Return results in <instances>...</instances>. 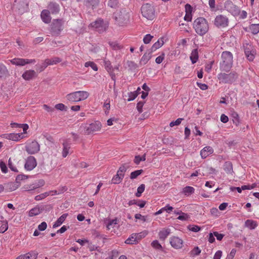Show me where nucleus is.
Here are the masks:
<instances>
[{
	"label": "nucleus",
	"mask_w": 259,
	"mask_h": 259,
	"mask_svg": "<svg viewBox=\"0 0 259 259\" xmlns=\"http://www.w3.org/2000/svg\"><path fill=\"white\" fill-rule=\"evenodd\" d=\"M153 37V36L150 34H147L144 36L143 41L145 44H148L151 41Z\"/></svg>",
	"instance_id": "obj_55"
},
{
	"label": "nucleus",
	"mask_w": 259,
	"mask_h": 259,
	"mask_svg": "<svg viewBox=\"0 0 259 259\" xmlns=\"http://www.w3.org/2000/svg\"><path fill=\"white\" fill-rule=\"evenodd\" d=\"M109 45L113 49L115 50H120L122 48V46L116 42H109Z\"/></svg>",
	"instance_id": "obj_51"
},
{
	"label": "nucleus",
	"mask_w": 259,
	"mask_h": 259,
	"mask_svg": "<svg viewBox=\"0 0 259 259\" xmlns=\"http://www.w3.org/2000/svg\"><path fill=\"white\" fill-rule=\"evenodd\" d=\"M36 76V73L35 71L33 70H28L25 71L22 74L23 78L26 80H29L32 79L33 77Z\"/></svg>",
	"instance_id": "obj_21"
},
{
	"label": "nucleus",
	"mask_w": 259,
	"mask_h": 259,
	"mask_svg": "<svg viewBox=\"0 0 259 259\" xmlns=\"http://www.w3.org/2000/svg\"><path fill=\"white\" fill-rule=\"evenodd\" d=\"M151 244V246H152V247H153L154 248H155L156 249L161 250L162 249V247L161 245L159 243L158 241L157 240H155L153 241Z\"/></svg>",
	"instance_id": "obj_44"
},
{
	"label": "nucleus",
	"mask_w": 259,
	"mask_h": 259,
	"mask_svg": "<svg viewBox=\"0 0 259 259\" xmlns=\"http://www.w3.org/2000/svg\"><path fill=\"white\" fill-rule=\"evenodd\" d=\"M13 9L19 14H22L28 10V2L27 0H15L13 5Z\"/></svg>",
	"instance_id": "obj_7"
},
{
	"label": "nucleus",
	"mask_w": 259,
	"mask_h": 259,
	"mask_svg": "<svg viewBox=\"0 0 259 259\" xmlns=\"http://www.w3.org/2000/svg\"><path fill=\"white\" fill-rule=\"evenodd\" d=\"M41 212L40 208L38 206L31 209L29 211V216L33 217L39 214Z\"/></svg>",
	"instance_id": "obj_35"
},
{
	"label": "nucleus",
	"mask_w": 259,
	"mask_h": 259,
	"mask_svg": "<svg viewBox=\"0 0 259 259\" xmlns=\"http://www.w3.org/2000/svg\"><path fill=\"white\" fill-rule=\"evenodd\" d=\"M201 253V250L198 247H195L192 251V254L194 255H198Z\"/></svg>",
	"instance_id": "obj_63"
},
{
	"label": "nucleus",
	"mask_w": 259,
	"mask_h": 259,
	"mask_svg": "<svg viewBox=\"0 0 259 259\" xmlns=\"http://www.w3.org/2000/svg\"><path fill=\"white\" fill-rule=\"evenodd\" d=\"M249 29L252 34H257L259 32V23L252 24L250 25L249 26Z\"/></svg>",
	"instance_id": "obj_37"
},
{
	"label": "nucleus",
	"mask_w": 259,
	"mask_h": 259,
	"mask_svg": "<svg viewBox=\"0 0 259 259\" xmlns=\"http://www.w3.org/2000/svg\"><path fill=\"white\" fill-rule=\"evenodd\" d=\"M170 233V229L163 228L158 233L159 238L161 240H164Z\"/></svg>",
	"instance_id": "obj_23"
},
{
	"label": "nucleus",
	"mask_w": 259,
	"mask_h": 259,
	"mask_svg": "<svg viewBox=\"0 0 259 259\" xmlns=\"http://www.w3.org/2000/svg\"><path fill=\"white\" fill-rule=\"evenodd\" d=\"M99 3V0H86V4L88 6H92L93 8L96 7Z\"/></svg>",
	"instance_id": "obj_46"
},
{
	"label": "nucleus",
	"mask_w": 259,
	"mask_h": 259,
	"mask_svg": "<svg viewBox=\"0 0 259 259\" xmlns=\"http://www.w3.org/2000/svg\"><path fill=\"white\" fill-rule=\"evenodd\" d=\"M70 149V145L68 143H63V148L62 151V156L66 157L69 153Z\"/></svg>",
	"instance_id": "obj_36"
},
{
	"label": "nucleus",
	"mask_w": 259,
	"mask_h": 259,
	"mask_svg": "<svg viewBox=\"0 0 259 259\" xmlns=\"http://www.w3.org/2000/svg\"><path fill=\"white\" fill-rule=\"evenodd\" d=\"M245 225L250 230L254 229L257 226V223L256 221L247 220L245 222Z\"/></svg>",
	"instance_id": "obj_31"
},
{
	"label": "nucleus",
	"mask_w": 259,
	"mask_h": 259,
	"mask_svg": "<svg viewBox=\"0 0 259 259\" xmlns=\"http://www.w3.org/2000/svg\"><path fill=\"white\" fill-rule=\"evenodd\" d=\"M8 74V70L4 65H0V77L6 76Z\"/></svg>",
	"instance_id": "obj_41"
},
{
	"label": "nucleus",
	"mask_w": 259,
	"mask_h": 259,
	"mask_svg": "<svg viewBox=\"0 0 259 259\" xmlns=\"http://www.w3.org/2000/svg\"><path fill=\"white\" fill-rule=\"evenodd\" d=\"M38 253L35 251H31L18 256L16 259H36Z\"/></svg>",
	"instance_id": "obj_20"
},
{
	"label": "nucleus",
	"mask_w": 259,
	"mask_h": 259,
	"mask_svg": "<svg viewBox=\"0 0 259 259\" xmlns=\"http://www.w3.org/2000/svg\"><path fill=\"white\" fill-rule=\"evenodd\" d=\"M188 229L194 232H197L200 230V227L196 225H189L188 227Z\"/></svg>",
	"instance_id": "obj_52"
},
{
	"label": "nucleus",
	"mask_w": 259,
	"mask_h": 259,
	"mask_svg": "<svg viewBox=\"0 0 259 259\" xmlns=\"http://www.w3.org/2000/svg\"><path fill=\"white\" fill-rule=\"evenodd\" d=\"M28 178V176L24 175H19L16 177V181L20 182V181L26 180Z\"/></svg>",
	"instance_id": "obj_61"
},
{
	"label": "nucleus",
	"mask_w": 259,
	"mask_h": 259,
	"mask_svg": "<svg viewBox=\"0 0 259 259\" xmlns=\"http://www.w3.org/2000/svg\"><path fill=\"white\" fill-rule=\"evenodd\" d=\"M145 188V186L144 184L140 185L137 188V192L136 193V196L138 197H140L142 193L144 191Z\"/></svg>",
	"instance_id": "obj_43"
},
{
	"label": "nucleus",
	"mask_w": 259,
	"mask_h": 259,
	"mask_svg": "<svg viewBox=\"0 0 259 259\" xmlns=\"http://www.w3.org/2000/svg\"><path fill=\"white\" fill-rule=\"evenodd\" d=\"M244 50L247 59L249 61H252L255 55V50L253 46L249 44H246L244 46Z\"/></svg>",
	"instance_id": "obj_14"
},
{
	"label": "nucleus",
	"mask_w": 259,
	"mask_h": 259,
	"mask_svg": "<svg viewBox=\"0 0 259 259\" xmlns=\"http://www.w3.org/2000/svg\"><path fill=\"white\" fill-rule=\"evenodd\" d=\"M51 194V192H45L44 193H41L39 195H36L34 199L36 201H39L45 198H46L47 196H49Z\"/></svg>",
	"instance_id": "obj_40"
},
{
	"label": "nucleus",
	"mask_w": 259,
	"mask_h": 259,
	"mask_svg": "<svg viewBox=\"0 0 259 259\" xmlns=\"http://www.w3.org/2000/svg\"><path fill=\"white\" fill-rule=\"evenodd\" d=\"M183 120L182 118H179L176 121H172L170 122L169 126L173 127L175 125H179L181 124L182 121Z\"/></svg>",
	"instance_id": "obj_53"
},
{
	"label": "nucleus",
	"mask_w": 259,
	"mask_h": 259,
	"mask_svg": "<svg viewBox=\"0 0 259 259\" xmlns=\"http://www.w3.org/2000/svg\"><path fill=\"white\" fill-rule=\"evenodd\" d=\"M238 75L235 72H230L229 74L220 73L218 75V78L220 82L224 83H231L234 81Z\"/></svg>",
	"instance_id": "obj_6"
},
{
	"label": "nucleus",
	"mask_w": 259,
	"mask_h": 259,
	"mask_svg": "<svg viewBox=\"0 0 259 259\" xmlns=\"http://www.w3.org/2000/svg\"><path fill=\"white\" fill-rule=\"evenodd\" d=\"M68 215L67 213H64L61 216H60L57 220L54 223L53 227L54 228H57L60 226H61L63 223L66 220L67 217Z\"/></svg>",
	"instance_id": "obj_26"
},
{
	"label": "nucleus",
	"mask_w": 259,
	"mask_h": 259,
	"mask_svg": "<svg viewBox=\"0 0 259 259\" xmlns=\"http://www.w3.org/2000/svg\"><path fill=\"white\" fill-rule=\"evenodd\" d=\"M49 11L52 14L58 13L60 11L59 6L56 3H50L48 5Z\"/></svg>",
	"instance_id": "obj_25"
},
{
	"label": "nucleus",
	"mask_w": 259,
	"mask_h": 259,
	"mask_svg": "<svg viewBox=\"0 0 259 259\" xmlns=\"http://www.w3.org/2000/svg\"><path fill=\"white\" fill-rule=\"evenodd\" d=\"M0 168H1L2 171L3 173L6 174L7 172L8 168H7V167L4 162H3V161L0 162Z\"/></svg>",
	"instance_id": "obj_57"
},
{
	"label": "nucleus",
	"mask_w": 259,
	"mask_h": 259,
	"mask_svg": "<svg viewBox=\"0 0 259 259\" xmlns=\"http://www.w3.org/2000/svg\"><path fill=\"white\" fill-rule=\"evenodd\" d=\"M126 171V168L124 165L120 166L117 172V175L122 179L123 178L124 173Z\"/></svg>",
	"instance_id": "obj_39"
},
{
	"label": "nucleus",
	"mask_w": 259,
	"mask_h": 259,
	"mask_svg": "<svg viewBox=\"0 0 259 259\" xmlns=\"http://www.w3.org/2000/svg\"><path fill=\"white\" fill-rule=\"evenodd\" d=\"M8 229V223L6 222L0 227V232L3 233L5 232Z\"/></svg>",
	"instance_id": "obj_58"
},
{
	"label": "nucleus",
	"mask_w": 259,
	"mask_h": 259,
	"mask_svg": "<svg viewBox=\"0 0 259 259\" xmlns=\"http://www.w3.org/2000/svg\"><path fill=\"white\" fill-rule=\"evenodd\" d=\"M25 149L29 154H34L40 150V146L37 142L33 141L27 143Z\"/></svg>",
	"instance_id": "obj_11"
},
{
	"label": "nucleus",
	"mask_w": 259,
	"mask_h": 259,
	"mask_svg": "<svg viewBox=\"0 0 259 259\" xmlns=\"http://www.w3.org/2000/svg\"><path fill=\"white\" fill-rule=\"evenodd\" d=\"M141 11L142 16L147 19L152 20L154 19L155 10L150 4H144L141 7Z\"/></svg>",
	"instance_id": "obj_4"
},
{
	"label": "nucleus",
	"mask_w": 259,
	"mask_h": 259,
	"mask_svg": "<svg viewBox=\"0 0 259 259\" xmlns=\"http://www.w3.org/2000/svg\"><path fill=\"white\" fill-rule=\"evenodd\" d=\"M1 137L9 140L18 142L25 138L22 133H10L4 134L1 135Z\"/></svg>",
	"instance_id": "obj_16"
},
{
	"label": "nucleus",
	"mask_w": 259,
	"mask_h": 259,
	"mask_svg": "<svg viewBox=\"0 0 259 259\" xmlns=\"http://www.w3.org/2000/svg\"><path fill=\"white\" fill-rule=\"evenodd\" d=\"M228 18L223 15H217L214 20V25L218 28H225L229 24Z\"/></svg>",
	"instance_id": "obj_9"
},
{
	"label": "nucleus",
	"mask_w": 259,
	"mask_h": 259,
	"mask_svg": "<svg viewBox=\"0 0 259 259\" xmlns=\"http://www.w3.org/2000/svg\"><path fill=\"white\" fill-rule=\"evenodd\" d=\"M170 243L175 248H181L183 246V240L178 237H172L170 238Z\"/></svg>",
	"instance_id": "obj_18"
},
{
	"label": "nucleus",
	"mask_w": 259,
	"mask_h": 259,
	"mask_svg": "<svg viewBox=\"0 0 259 259\" xmlns=\"http://www.w3.org/2000/svg\"><path fill=\"white\" fill-rule=\"evenodd\" d=\"M105 67L109 72L112 73L113 71L112 65L109 61H105Z\"/></svg>",
	"instance_id": "obj_49"
},
{
	"label": "nucleus",
	"mask_w": 259,
	"mask_h": 259,
	"mask_svg": "<svg viewBox=\"0 0 259 259\" xmlns=\"http://www.w3.org/2000/svg\"><path fill=\"white\" fill-rule=\"evenodd\" d=\"M164 59V54L157 57L155 59V62L157 64H160Z\"/></svg>",
	"instance_id": "obj_62"
},
{
	"label": "nucleus",
	"mask_w": 259,
	"mask_h": 259,
	"mask_svg": "<svg viewBox=\"0 0 259 259\" xmlns=\"http://www.w3.org/2000/svg\"><path fill=\"white\" fill-rule=\"evenodd\" d=\"M8 165H9V168L12 171H15V172L18 171V170H17V168L15 166H14L11 158H9V159Z\"/></svg>",
	"instance_id": "obj_59"
},
{
	"label": "nucleus",
	"mask_w": 259,
	"mask_h": 259,
	"mask_svg": "<svg viewBox=\"0 0 259 259\" xmlns=\"http://www.w3.org/2000/svg\"><path fill=\"white\" fill-rule=\"evenodd\" d=\"M50 12L48 10H44L41 13V18L42 21L45 23L50 22L51 17L50 16Z\"/></svg>",
	"instance_id": "obj_22"
},
{
	"label": "nucleus",
	"mask_w": 259,
	"mask_h": 259,
	"mask_svg": "<svg viewBox=\"0 0 259 259\" xmlns=\"http://www.w3.org/2000/svg\"><path fill=\"white\" fill-rule=\"evenodd\" d=\"M195 192V189L191 186H186L183 189L182 193L187 196H189L193 194Z\"/></svg>",
	"instance_id": "obj_29"
},
{
	"label": "nucleus",
	"mask_w": 259,
	"mask_h": 259,
	"mask_svg": "<svg viewBox=\"0 0 259 259\" xmlns=\"http://www.w3.org/2000/svg\"><path fill=\"white\" fill-rule=\"evenodd\" d=\"M63 29V21L61 19H55L51 25V32L53 36H58Z\"/></svg>",
	"instance_id": "obj_5"
},
{
	"label": "nucleus",
	"mask_w": 259,
	"mask_h": 259,
	"mask_svg": "<svg viewBox=\"0 0 259 259\" xmlns=\"http://www.w3.org/2000/svg\"><path fill=\"white\" fill-rule=\"evenodd\" d=\"M84 66L86 67H91L94 71H97L98 68L97 65L94 62L92 61H88L85 63Z\"/></svg>",
	"instance_id": "obj_42"
},
{
	"label": "nucleus",
	"mask_w": 259,
	"mask_h": 259,
	"mask_svg": "<svg viewBox=\"0 0 259 259\" xmlns=\"http://www.w3.org/2000/svg\"><path fill=\"white\" fill-rule=\"evenodd\" d=\"M47 227V224L45 222H42L40 224H39L38 226V229L39 231H44L46 229Z\"/></svg>",
	"instance_id": "obj_60"
},
{
	"label": "nucleus",
	"mask_w": 259,
	"mask_h": 259,
	"mask_svg": "<svg viewBox=\"0 0 259 259\" xmlns=\"http://www.w3.org/2000/svg\"><path fill=\"white\" fill-rule=\"evenodd\" d=\"M90 26L93 28L98 32L102 33L107 30L108 27V24L107 22H104L103 19L99 18L91 23Z\"/></svg>",
	"instance_id": "obj_8"
},
{
	"label": "nucleus",
	"mask_w": 259,
	"mask_h": 259,
	"mask_svg": "<svg viewBox=\"0 0 259 259\" xmlns=\"http://www.w3.org/2000/svg\"><path fill=\"white\" fill-rule=\"evenodd\" d=\"M225 9L233 16L239 15L240 10L238 7L235 5L231 1H227L225 4Z\"/></svg>",
	"instance_id": "obj_13"
},
{
	"label": "nucleus",
	"mask_w": 259,
	"mask_h": 259,
	"mask_svg": "<svg viewBox=\"0 0 259 259\" xmlns=\"http://www.w3.org/2000/svg\"><path fill=\"white\" fill-rule=\"evenodd\" d=\"M10 62L16 66H23L28 64L35 63V59H23L20 58H15L10 60Z\"/></svg>",
	"instance_id": "obj_12"
},
{
	"label": "nucleus",
	"mask_w": 259,
	"mask_h": 259,
	"mask_svg": "<svg viewBox=\"0 0 259 259\" xmlns=\"http://www.w3.org/2000/svg\"><path fill=\"white\" fill-rule=\"evenodd\" d=\"M24 189L25 191H31L35 190V189H36L37 188L35 183H33V184H30V185H28L25 186L24 187Z\"/></svg>",
	"instance_id": "obj_48"
},
{
	"label": "nucleus",
	"mask_w": 259,
	"mask_h": 259,
	"mask_svg": "<svg viewBox=\"0 0 259 259\" xmlns=\"http://www.w3.org/2000/svg\"><path fill=\"white\" fill-rule=\"evenodd\" d=\"M190 60L192 64L195 63L198 60V52L197 49L192 50L190 57Z\"/></svg>",
	"instance_id": "obj_32"
},
{
	"label": "nucleus",
	"mask_w": 259,
	"mask_h": 259,
	"mask_svg": "<svg viewBox=\"0 0 259 259\" xmlns=\"http://www.w3.org/2000/svg\"><path fill=\"white\" fill-rule=\"evenodd\" d=\"M174 209V208L171 206L169 204H166L164 207L160 209L158 211L155 213V215H158L162 213L163 211H166L168 213H171Z\"/></svg>",
	"instance_id": "obj_27"
},
{
	"label": "nucleus",
	"mask_w": 259,
	"mask_h": 259,
	"mask_svg": "<svg viewBox=\"0 0 259 259\" xmlns=\"http://www.w3.org/2000/svg\"><path fill=\"white\" fill-rule=\"evenodd\" d=\"M189 217L187 213L182 212L180 215L178 217V219L181 221H186L188 219Z\"/></svg>",
	"instance_id": "obj_56"
},
{
	"label": "nucleus",
	"mask_w": 259,
	"mask_h": 259,
	"mask_svg": "<svg viewBox=\"0 0 259 259\" xmlns=\"http://www.w3.org/2000/svg\"><path fill=\"white\" fill-rule=\"evenodd\" d=\"M193 27L195 32L200 36H203L207 33L209 30V24L203 17H198L193 22Z\"/></svg>",
	"instance_id": "obj_1"
},
{
	"label": "nucleus",
	"mask_w": 259,
	"mask_h": 259,
	"mask_svg": "<svg viewBox=\"0 0 259 259\" xmlns=\"http://www.w3.org/2000/svg\"><path fill=\"white\" fill-rule=\"evenodd\" d=\"M137 92H130L128 94V99H127V101H131L134 100L137 97Z\"/></svg>",
	"instance_id": "obj_54"
},
{
	"label": "nucleus",
	"mask_w": 259,
	"mask_h": 259,
	"mask_svg": "<svg viewBox=\"0 0 259 259\" xmlns=\"http://www.w3.org/2000/svg\"><path fill=\"white\" fill-rule=\"evenodd\" d=\"M164 44L163 38L161 37L155 42L151 47V51H155L157 49L160 48Z\"/></svg>",
	"instance_id": "obj_30"
},
{
	"label": "nucleus",
	"mask_w": 259,
	"mask_h": 259,
	"mask_svg": "<svg viewBox=\"0 0 259 259\" xmlns=\"http://www.w3.org/2000/svg\"><path fill=\"white\" fill-rule=\"evenodd\" d=\"M122 180V179L116 174L112 179V183L114 184H119Z\"/></svg>",
	"instance_id": "obj_50"
},
{
	"label": "nucleus",
	"mask_w": 259,
	"mask_h": 259,
	"mask_svg": "<svg viewBox=\"0 0 259 259\" xmlns=\"http://www.w3.org/2000/svg\"><path fill=\"white\" fill-rule=\"evenodd\" d=\"M118 219L115 218L114 219H108L105 221L106 224V228L108 230H110L111 228H114L115 226L117 224Z\"/></svg>",
	"instance_id": "obj_24"
},
{
	"label": "nucleus",
	"mask_w": 259,
	"mask_h": 259,
	"mask_svg": "<svg viewBox=\"0 0 259 259\" xmlns=\"http://www.w3.org/2000/svg\"><path fill=\"white\" fill-rule=\"evenodd\" d=\"M222 255V251L221 250H218L215 253L213 259H221Z\"/></svg>",
	"instance_id": "obj_64"
},
{
	"label": "nucleus",
	"mask_w": 259,
	"mask_h": 259,
	"mask_svg": "<svg viewBox=\"0 0 259 259\" xmlns=\"http://www.w3.org/2000/svg\"><path fill=\"white\" fill-rule=\"evenodd\" d=\"M143 172L142 169L137 170L134 171H133L131 174L130 178L131 179L133 180L137 178L139 175H140Z\"/></svg>",
	"instance_id": "obj_45"
},
{
	"label": "nucleus",
	"mask_w": 259,
	"mask_h": 259,
	"mask_svg": "<svg viewBox=\"0 0 259 259\" xmlns=\"http://www.w3.org/2000/svg\"><path fill=\"white\" fill-rule=\"evenodd\" d=\"M213 152V148L210 146H206L200 151L202 158L204 159Z\"/></svg>",
	"instance_id": "obj_19"
},
{
	"label": "nucleus",
	"mask_w": 259,
	"mask_h": 259,
	"mask_svg": "<svg viewBox=\"0 0 259 259\" xmlns=\"http://www.w3.org/2000/svg\"><path fill=\"white\" fill-rule=\"evenodd\" d=\"M127 65L129 68L132 70H134L138 67V65L133 61H128Z\"/></svg>",
	"instance_id": "obj_47"
},
{
	"label": "nucleus",
	"mask_w": 259,
	"mask_h": 259,
	"mask_svg": "<svg viewBox=\"0 0 259 259\" xmlns=\"http://www.w3.org/2000/svg\"><path fill=\"white\" fill-rule=\"evenodd\" d=\"M118 4V0H109L107 3L108 6L113 9L117 8Z\"/></svg>",
	"instance_id": "obj_38"
},
{
	"label": "nucleus",
	"mask_w": 259,
	"mask_h": 259,
	"mask_svg": "<svg viewBox=\"0 0 259 259\" xmlns=\"http://www.w3.org/2000/svg\"><path fill=\"white\" fill-rule=\"evenodd\" d=\"M224 169L227 174H232L233 165L230 161H226L224 164Z\"/></svg>",
	"instance_id": "obj_33"
},
{
	"label": "nucleus",
	"mask_w": 259,
	"mask_h": 259,
	"mask_svg": "<svg viewBox=\"0 0 259 259\" xmlns=\"http://www.w3.org/2000/svg\"><path fill=\"white\" fill-rule=\"evenodd\" d=\"M89 95L90 94L87 91H79L67 94L66 98L70 102L75 103L85 100L89 97Z\"/></svg>",
	"instance_id": "obj_3"
},
{
	"label": "nucleus",
	"mask_w": 259,
	"mask_h": 259,
	"mask_svg": "<svg viewBox=\"0 0 259 259\" xmlns=\"http://www.w3.org/2000/svg\"><path fill=\"white\" fill-rule=\"evenodd\" d=\"M151 58V55L150 53L144 54L140 61V65L141 66L145 65L147 63Z\"/></svg>",
	"instance_id": "obj_28"
},
{
	"label": "nucleus",
	"mask_w": 259,
	"mask_h": 259,
	"mask_svg": "<svg viewBox=\"0 0 259 259\" xmlns=\"http://www.w3.org/2000/svg\"><path fill=\"white\" fill-rule=\"evenodd\" d=\"M222 60L220 63V68L222 71H229L233 65V55L229 51H224L221 55Z\"/></svg>",
	"instance_id": "obj_2"
},
{
	"label": "nucleus",
	"mask_w": 259,
	"mask_h": 259,
	"mask_svg": "<svg viewBox=\"0 0 259 259\" xmlns=\"http://www.w3.org/2000/svg\"><path fill=\"white\" fill-rule=\"evenodd\" d=\"M130 13L124 9L115 14V20L121 24L128 22L130 20Z\"/></svg>",
	"instance_id": "obj_10"
},
{
	"label": "nucleus",
	"mask_w": 259,
	"mask_h": 259,
	"mask_svg": "<svg viewBox=\"0 0 259 259\" xmlns=\"http://www.w3.org/2000/svg\"><path fill=\"white\" fill-rule=\"evenodd\" d=\"M138 238L137 236V234H133L131 236L128 238L125 241V243L127 244H136L137 242Z\"/></svg>",
	"instance_id": "obj_34"
},
{
	"label": "nucleus",
	"mask_w": 259,
	"mask_h": 259,
	"mask_svg": "<svg viewBox=\"0 0 259 259\" xmlns=\"http://www.w3.org/2000/svg\"><path fill=\"white\" fill-rule=\"evenodd\" d=\"M36 165L37 162L34 157L29 156L26 159L24 168L26 170H32L36 166Z\"/></svg>",
	"instance_id": "obj_15"
},
{
	"label": "nucleus",
	"mask_w": 259,
	"mask_h": 259,
	"mask_svg": "<svg viewBox=\"0 0 259 259\" xmlns=\"http://www.w3.org/2000/svg\"><path fill=\"white\" fill-rule=\"evenodd\" d=\"M102 127L101 123L100 121H96L89 124L87 127L85 133L88 135L92 134L94 132L99 131Z\"/></svg>",
	"instance_id": "obj_17"
}]
</instances>
